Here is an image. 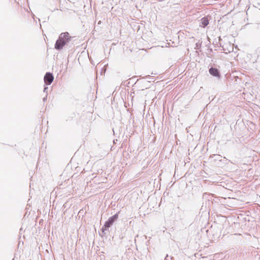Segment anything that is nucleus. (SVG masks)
<instances>
[{
    "instance_id": "obj_1",
    "label": "nucleus",
    "mask_w": 260,
    "mask_h": 260,
    "mask_svg": "<svg viewBox=\"0 0 260 260\" xmlns=\"http://www.w3.org/2000/svg\"><path fill=\"white\" fill-rule=\"evenodd\" d=\"M73 37L70 36L68 32H62L59 36V37L56 41L54 48L55 49L60 50L66 45L68 46L72 39Z\"/></svg>"
},
{
    "instance_id": "obj_2",
    "label": "nucleus",
    "mask_w": 260,
    "mask_h": 260,
    "mask_svg": "<svg viewBox=\"0 0 260 260\" xmlns=\"http://www.w3.org/2000/svg\"><path fill=\"white\" fill-rule=\"evenodd\" d=\"M118 213L115 214L113 216L110 217L107 221H106L104 226L102 229V233L106 234V231L109 230V228L113 224V223L118 219Z\"/></svg>"
},
{
    "instance_id": "obj_3",
    "label": "nucleus",
    "mask_w": 260,
    "mask_h": 260,
    "mask_svg": "<svg viewBox=\"0 0 260 260\" xmlns=\"http://www.w3.org/2000/svg\"><path fill=\"white\" fill-rule=\"evenodd\" d=\"M54 80L53 74L50 72H47L44 76V80L46 85H50Z\"/></svg>"
},
{
    "instance_id": "obj_4",
    "label": "nucleus",
    "mask_w": 260,
    "mask_h": 260,
    "mask_svg": "<svg viewBox=\"0 0 260 260\" xmlns=\"http://www.w3.org/2000/svg\"><path fill=\"white\" fill-rule=\"evenodd\" d=\"M209 72L211 75L214 77L218 78L220 77V73L218 69L216 68L213 67L210 68V69L209 70Z\"/></svg>"
},
{
    "instance_id": "obj_5",
    "label": "nucleus",
    "mask_w": 260,
    "mask_h": 260,
    "mask_svg": "<svg viewBox=\"0 0 260 260\" xmlns=\"http://www.w3.org/2000/svg\"><path fill=\"white\" fill-rule=\"evenodd\" d=\"M209 24V20L207 18L204 17L201 20L200 26L205 27Z\"/></svg>"
},
{
    "instance_id": "obj_6",
    "label": "nucleus",
    "mask_w": 260,
    "mask_h": 260,
    "mask_svg": "<svg viewBox=\"0 0 260 260\" xmlns=\"http://www.w3.org/2000/svg\"><path fill=\"white\" fill-rule=\"evenodd\" d=\"M48 89V87L47 86H45L44 88V90H43V91L44 92H46L47 94Z\"/></svg>"
},
{
    "instance_id": "obj_7",
    "label": "nucleus",
    "mask_w": 260,
    "mask_h": 260,
    "mask_svg": "<svg viewBox=\"0 0 260 260\" xmlns=\"http://www.w3.org/2000/svg\"><path fill=\"white\" fill-rule=\"evenodd\" d=\"M47 94L45 96V97H44L43 98V101L45 102L47 100Z\"/></svg>"
},
{
    "instance_id": "obj_8",
    "label": "nucleus",
    "mask_w": 260,
    "mask_h": 260,
    "mask_svg": "<svg viewBox=\"0 0 260 260\" xmlns=\"http://www.w3.org/2000/svg\"><path fill=\"white\" fill-rule=\"evenodd\" d=\"M201 44H199V43H197L196 44V47L197 48H198L199 46H200Z\"/></svg>"
}]
</instances>
